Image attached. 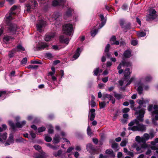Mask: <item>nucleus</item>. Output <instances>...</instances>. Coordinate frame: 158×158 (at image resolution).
<instances>
[{
    "label": "nucleus",
    "mask_w": 158,
    "mask_h": 158,
    "mask_svg": "<svg viewBox=\"0 0 158 158\" xmlns=\"http://www.w3.org/2000/svg\"><path fill=\"white\" fill-rule=\"evenodd\" d=\"M142 114H139L136 118L128 124L129 127L128 129L134 131H139L141 132H145L146 130V126L142 123H140L143 121L144 115V111L143 110L141 112Z\"/></svg>",
    "instance_id": "nucleus-1"
},
{
    "label": "nucleus",
    "mask_w": 158,
    "mask_h": 158,
    "mask_svg": "<svg viewBox=\"0 0 158 158\" xmlns=\"http://www.w3.org/2000/svg\"><path fill=\"white\" fill-rule=\"evenodd\" d=\"M17 7L15 6H14L10 9V12L9 15H6L5 18V20L6 22L8 28L9 32L12 33H14L17 30V26L16 24L12 23L11 21L15 18V12L14 10H15Z\"/></svg>",
    "instance_id": "nucleus-2"
},
{
    "label": "nucleus",
    "mask_w": 158,
    "mask_h": 158,
    "mask_svg": "<svg viewBox=\"0 0 158 158\" xmlns=\"http://www.w3.org/2000/svg\"><path fill=\"white\" fill-rule=\"evenodd\" d=\"M149 102V100H144L143 98H142V100H137V102L139 104V106L137 107H135L134 108V110L135 111V114H142L141 113L142 110H143L144 111V114L145 113V109L142 108V106L144 107H146V106L144 105V104L148 103Z\"/></svg>",
    "instance_id": "nucleus-3"
},
{
    "label": "nucleus",
    "mask_w": 158,
    "mask_h": 158,
    "mask_svg": "<svg viewBox=\"0 0 158 158\" xmlns=\"http://www.w3.org/2000/svg\"><path fill=\"white\" fill-rule=\"evenodd\" d=\"M73 31V27L72 24H67L63 26V32L67 35H71Z\"/></svg>",
    "instance_id": "nucleus-4"
},
{
    "label": "nucleus",
    "mask_w": 158,
    "mask_h": 158,
    "mask_svg": "<svg viewBox=\"0 0 158 158\" xmlns=\"http://www.w3.org/2000/svg\"><path fill=\"white\" fill-rule=\"evenodd\" d=\"M26 123V121H23L21 122H17L15 124L11 120L8 121L9 125L11 127V128L14 131L15 130L16 127L19 128H22L25 125Z\"/></svg>",
    "instance_id": "nucleus-5"
},
{
    "label": "nucleus",
    "mask_w": 158,
    "mask_h": 158,
    "mask_svg": "<svg viewBox=\"0 0 158 158\" xmlns=\"http://www.w3.org/2000/svg\"><path fill=\"white\" fill-rule=\"evenodd\" d=\"M156 11L154 9H152L149 10V14L146 16V20L148 21L153 20L156 17Z\"/></svg>",
    "instance_id": "nucleus-6"
},
{
    "label": "nucleus",
    "mask_w": 158,
    "mask_h": 158,
    "mask_svg": "<svg viewBox=\"0 0 158 158\" xmlns=\"http://www.w3.org/2000/svg\"><path fill=\"white\" fill-rule=\"evenodd\" d=\"M38 6L37 3L35 0H31L27 2L26 4L27 11H30L31 9H33Z\"/></svg>",
    "instance_id": "nucleus-7"
},
{
    "label": "nucleus",
    "mask_w": 158,
    "mask_h": 158,
    "mask_svg": "<svg viewBox=\"0 0 158 158\" xmlns=\"http://www.w3.org/2000/svg\"><path fill=\"white\" fill-rule=\"evenodd\" d=\"M146 146V144L139 145L136 143H134L133 146V148L136 149L138 153H140L143 152Z\"/></svg>",
    "instance_id": "nucleus-8"
},
{
    "label": "nucleus",
    "mask_w": 158,
    "mask_h": 158,
    "mask_svg": "<svg viewBox=\"0 0 158 158\" xmlns=\"http://www.w3.org/2000/svg\"><path fill=\"white\" fill-rule=\"evenodd\" d=\"M49 45L46 43H39L36 46V48L37 50H43L44 49H48Z\"/></svg>",
    "instance_id": "nucleus-9"
},
{
    "label": "nucleus",
    "mask_w": 158,
    "mask_h": 158,
    "mask_svg": "<svg viewBox=\"0 0 158 158\" xmlns=\"http://www.w3.org/2000/svg\"><path fill=\"white\" fill-rule=\"evenodd\" d=\"M86 148L88 152L91 153L95 154L97 152L95 148L91 143L87 144Z\"/></svg>",
    "instance_id": "nucleus-10"
},
{
    "label": "nucleus",
    "mask_w": 158,
    "mask_h": 158,
    "mask_svg": "<svg viewBox=\"0 0 158 158\" xmlns=\"http://www.w3.org/2000/svg\"><path fill=\"white\" fill-rule=\"evenodd\" d=\"M65 2V0H54L52 2V5L54 6H64Z\"/></svg>",
    "instance_id": "nucleus-11"
},
{
    "label": "nucleus",
    "mask_w": 158,
    "mask_h": 158,
    "mask_svg": "<svg viewBox=\"0 0 158 158\" xmlns=\"http://www.w3.org/2000/svg\"><path fill=\"white\" fill-rule=\"evenodd\" d=\"M45 23L42 19L39 20L38 23L36 24L37 30L39 32H41L42 31V28L44 26Z\"/></svg>",
    "instance_id": "nucleus-12"
},
{
    "label": "nucleus",
    "mask_w": 158,
    "mask_h": 158,
    "mask_svg": "<svg viewBox=\"0 0 158 158\" xmlns=\"http://www.w3.org/2000/svg\"><path fill=\"white\" fill-rule=\"evenodd\" d=\"M73 11V10L72 8H68L64 15V18L67 19V18L71 16Z\"/></svg>",
    "instance_id": "nucleus-13"
},
{
    "label": "nucleus",
    "mask_w": 158,
    "mask_h": 158,
    "mask_svg": "<svg viewBox=\"0 0 158 158\" xmlns=\"http://www.w3.org/2000/svg\"><path fill=\"white\" fill-rule=\"evenodd\" d=\"M55 36V34L53 33L47 34L45 35L44 40L46 41H49L53 38Z\"/></svg>",
    "instance_id": "nucleus-14"
},
{
    "label": "nucleus",
    "mask_w": 158,
    "mask_h": 158,
    "mask_svg": "<svg viewBox=\"0 0 158 158\" xmlns=\"http://www.w3.org/2000/svg\"><path fill=\"white\" fill-rule=\"evenodd\" d=\"M131 51L130 50H127L124 51L123 53V59L124 58H129L131 56Z\"/></svg>",
    "instance_id": "nucleus-15"
},
{
    "label": "nucleus",
    "mask_w": 158,
    "mask_h": 158,
    "mask_svg": "<svg viewBox=\"0 0 158 158\" xmlns=\"http://www.w3.org/2000/svg\"><path fill=\"white\" fill-rule=\"evenodd\" d=\"M103 97H104L105 98H108L109 101H111L113 104H114L115 100V98L111 95L109 94H106L103 95Z\"/></svg>",
    "instance_id": "nucleus-16"
},
{
    "label": "nucleus",
    "mask_w": 158,
    "mask_h": 158,
    "mask_svg": "<svg viewBox=\"0 0 158 158\" xmlns=\"http://www.w3.org/2000/svg\"><path fill=\"white\" fill-rule=\"evenodd\" d=\"M59 40L60 43H65L68 44L69 42V39L68 38H65L63 35H61L59 37Z\"/></svg>",
    "instance_id": "nucleus-17"
},
{
    "label": "nucleus",
    "mask_w": 158,
    "mask_h": 158,
    "mask_svg": "<svg viewBox=\"0 0 158 158\" xmlns=\"http://www.w3.org/2000/svg\"><path fill=\"white\" fill-rule=\"evenodd\" d=\"M82 51L79 48H78L76 51L75 54L73 56V58L75 59H77L79 56L80 54Z\"/></svg>",
    "instance_id": "nucleus-18"
},
{
    "label": "nucleus",
    "mask_w": 158,
    "mask_h": 158,
    "mask_svg": "<svg viewBox=\"0 0 158 158\" xmlns=\"http://www.w3.org/2000/svg\"><path fill=\"white\" fill-rule=\"evenodd\" d=\"M95 109H92L90 110V120L91 121H93L95 117Z\"/></svg>",
    "instance_id": "nucleus-19"
},
{
    "label": "nucleus",
    "mask_w": 158,
    "mask_h": 158,
    "mask_svg": "<svg viewBox=\"0 0 158 158\" xmlns=\"http://www.w3.org/2000/svg\"><path fill=\"white\" fill-rule=\"evenodd\" d=\"M13 39V38L9 36H5L3 38V41L6 43H8L9 41H12Z\"/></svg>",
    "instance_id": "nucleus-20"
},
{
    "label": "nucleus",
    "mask_w": 158,
    "mask_h": 158,
    "mask_svg": "<svg viewBox=\"0 0 158 158\" xmlns=\"http://www.w3.org/2000/svg\"><path fill=\"white\" fill-rule=\"evenodd\" d=\"M122 28L123 29L125 33L127 31V30H130L131 28V24L130 23H125L124 27Z\"/></svg>",
    "instance_id": "nucleus-21"
},
{
    "label": "nucleus",
    "mask_w": 158,
    "mask_h": 158,
    "mask_svg": "<svg viewBox=\"0 0 158 158\" xmlns=\"http://www.w3.org/2000/svg\"><path fill=\"white\" fill-rule=\"evenodd\" d=\"M131 72L129 68L126 69L124 72V75L126 79L128 78V77L130 74Z\"/></svg>",
    "instance_id": "nucleus-22"
},
{
    "label": "nucleus",
    "mask_w": 158,
    "mask_h": 158,
    "mask_svg": "<svg viewBox=\"0 0 158 158\" xmlns=\"http://www.w3.org/2000/svg\"><path fill=\"white\" fill-rule=\"evenodd\" d=\"M105 153L111 157H114L115 156V154L111 149H107Z\"/></svg>",
    "instance_id": "nucleus-23"
},
{
    "label": "nucleus",
    "mask_w": 158,
    "mask_h": 158,
    "mask_svg": "<svg viewBox=\"0 0 158 158\" xmlns=\"http://www.w3.org/2000/svg\"><path fill=\"white\" fill-rule=\"evenodd\" d=\"M15 48L16 49V52H17L24 51L25 50V48L21 44H18Z\"/></svg>",
    "instance_id": "nucleus-24"
},
{
    "label": "nucleus",
    "mask_w": 158,
    "mask_h": 158,
    "mask_svg": "<svg viewBox=\"0 0 158 158\" xmlns=\"http://www.w3.org/2000/svg\"><path fill=\"white\" fill-rule=\"evenodd\" d=\"M7 134L6 132H4L3 134L0 133V141L2 142V139L6 140V139Z\"/></svg>",
    "instance_id": "nucleus-25"
},
{
    "label": "nucleus",
    "mask_w": 158,
    "mask_h": 158,
    "mask_svg": "<svg viewBox=\"0 0 158 158\" xmlns=\"http://www.w3.org/2000/svg\"><path fill=\"white\" fill-rule=\"evenodd\" d=\"M60 137L58 134H56L53 138V142L55 143H57L60 142Z\"/></svg>",
    "instance_id": "nucleus-26"
},
{
    "label": "nucleus",
    "mask_w": 158,
    "mask_h": 158,
    "mask_svg": "<svg viewBox=\"0 0 158 158\" xmlns=\"http://www.w3.org/2000/svg\"><path fill=\"white\" fill-rule=\"evenodd\" d=\"M143 84H141L137 88V91L139 94H142L143 91Z\"/></svg>",
    "instance_id": "nucleus-27"
},
{
    "label": "nucleus",
    "mask_w": 158,
    "mask_h": 158,
    "mask_svg": "<svg viewBox=\"0 0 158 158\" xmlns=\"http://www.w3.org/2000/svg\"><path fill=\"white\" fill-rule=\"evenodd\" d=\"M114 97L118 100H119L123 98V96L122 94L117 93L116 92L114 91Z\"/></svg>",
    "instance_id": "nucleus-28"
},
{
    "label": "nucleus",
    "mask_w": 158,
    "mask_h": 158,
    "mask_svg": "<svg viewBox=\"0 0 158 158\" xmlns=\"http://www.w3.org/2000/svg\"><path fill=\"white\" fill-rule=\"evenodd\" d=\"M16 52V49L14 48L11 51L9 52L8 53V56L10 58L12 57L14 55V54Z\"/></svg>",
    "instance_id": "nucleus-29"
},
{
    "label": "nucleus",
    "mask_w": 158,
    "mask_h": 158,
    "mask_svg": "<svg viewBox=\"0 0 158 158\" xmlns=\"http://www.w3.org/2000/svg\"><path fill=\"white\" fill-rule=\"evenodd\" d=\"M109 101L107 102H106L105 101L99 102V106H100V108L102 109L104 108L106 106V104H108Z\"/></svg>",
    "instance_id": "nucleus-30"
},
{
    "label": "nucleus",
    "mask_w": 158,
    "mask_h": 158,
    "mask_svg": "<svg viewBox=\"0 0 158 158\" xmlns=\"http://www.w3.org/2000/svg\"><path fill=\"white\" fill-rule=\"evenodd\" d=\"M122 63L123 66L127 67H130L131 65V63L130 62H126L123 60L122 61Z\"/></svg>",
    "instance_id": "nucleus-31"
},
{
    "label": "nucleus",
    "mask_w": 158,
    "mask_h": 158,
    "mask_svg": "<svg viewBox=\"0 0 158 158\" xmlns=\"http://www.w3.org/2000/svg\"><path fill=\"white\" fill-rule=\"evenodd\" d=\"M154 110L152 112V115L154 114H158V106L154 105L153 107Z\"/></svg>",
    "instance_id": "nucleus-32"
},
{
    "label": "nucleus",
    "mask_w": 158,
    "mask_h": 158,
    "mask_svg": "<svg viewBox=\"0 0 158 158\" xmlns=\"http://www.w3.org/2000/svg\"><path fill=\"white\" fill-rule=\"evenodd\" d=\"M60 16V13L58 12H54L53 14L52 15V18L54 20H56L57 18Z\"/></svg>",
    "instance_id": "nucleus-33"
},
{
    "label": "nucleus",
    "mask_w": 158,
    "mask_h": 158,
    "mask_svg": "<svg viewBox=\"0 0 158 158\" xmlns=\"http://www.w3.org/2000/svg\"><path fill=\"white\" fill-rule=\"evenodd\" d=\"M45 153L43 152L41 154H36L35 156V158H45Z\"/></svg>",
    "instance_id": "nucleus-34"
},
{
    "label": "nucleus",
    "mask_w": 158,
    "mask_h": 158,
    "mask_svg": "<svg viewBox=\"0 0 158 158\" xmlns=\"http://www.w3.org/2000/svg\"><path fill=\"white\" fill-rule=\"evenodd\" d=\"M158 120V115H156L155 116L154 118L152 119V123L153 124L156 126L158 125V123L156 122V121Z\"/></svg>",
    "instance_id": "nucleus-35"
},
{
    "label": "nucleus",
    "mask_w": 158,
    "mask_h": 158,
    "mask_svg": "<svg viewBox=\"0 0 158 158\" xmlns=\"http://www.w3.org/2000/svg\"><path fill=\"white\" fill-rule=\"evenodd\" d=\"M111 147L116 151L118 150V144L116 143H112L111 145Z\"/></svg>",
    "instance_id": "nucleus-36"
},
{
    "label": "nucleus",
    "mask_w": 158,
    "mask_h": 158,
    "mask_svg": "<svg viewBox=\"0 0 158 158\" xmlns=\"http://www.w3.org/2000/svg\"><path fill=\"white\" fill-rule=\"evenodd\" d=\"M48 132L49 134H51L53 133V127L51 125H48Z\"/></svg>",
    "instance_id": "nucleus-37"
},
{
    "label": "nucleus",
    "mask_w": 158,
    "mask_h": 158,
    "mask_svg": "<svg viewBox=\"0 0 158 158\" xmlns=\"http://www.w3.org/2000/svg\"><path fill=\"white\" fill-rule=\"evenodd\" d=\"M127 142V140L126 139H123L120 143V145L122 147L125 146Z\"/></svg>",
    "instance_id": "nucleus-38"
},
{
    "label": "nucleus",
    "mask_w": 158,
    "mask_h": 158,
    "mask_svg": "<svg viewBox=\"0 0 158 158\" xmlns=\"http://www.w3.org/2000/svg\"><path fill=\"white\" fill-rule=\"evenodd\" d=\"M98 31L96 29H94L91 31V35L92 36L94 37L98 33Z\"/></svg>",
    "instance_id": "nucleus-39"
},
{
    "label": "nucleus",
    "mask_w": 158,
    "mask_h": 158,
    "mask_svg": "<svg viewBox=\"0 0 158 158\" xmlns=\"http://www.w3.org/2000/svg\"><path fill=\"white\" fill-rule=\"evenodd\" d=\"M8 140L9 142L10 143H12L14 142V140L13 139V135L12 134H10V135Z\"/></svg>",
    "instance_id": "nucleus-40"
},
{
    "label": "nucleus",
    "mask_w": 158,
    "mask_h": 158,
    "mask_svg": "<svg viewBox=\"0 0 158 158\" xmlns=\"http://www.w3.org/2000/svg\"><path fill=\"white\" fill-rule=\"evenodd\" d=\"M137 35L139 37H142L145 36L146 35V34L144 32L141 31L138 32V33Z\"/></svg>",
    "instance_id": "nucleus-41"
},
{
    "label": "nucleus",
    "mask_w": 158,
    "mask_h": 158,
    "mask_svg": "<svg viewBox=\"0 0 158 158\" xmlns=\"http://www.w3.org/2000/svg\"><path fill=\"white\" fill-rule=\"evenodd\" d=\"M38 67L37 65H30L28 66L27 68L28 69H36Z\"/></svg>",
    "instance_id": "nucleus-42"
},
{
    "label": "nucleus",
    "mask_w": 158,
    "mask_h": 158,
    "mask_svg": "<svg viewBox=\"0 0 158 158\" xmlns=\"http://www.w3.org/2000/svg\"><path fill=\"white\" fill-rule=\"evenodd\" d=\"M62 151L61 150H59L58 152H55L53 154L54 156L56 157L59 156L62 153Z\"/></svg>",
    "instance_id": "nucleus-43"
},
{
    "label": "nucleus",
    "mask_w": 158,
    "mask_h": 158,
    "mask_svg": "<svg viewBox=\"0 0 158 158\" xmlns=\"http://www.w3.org/2000/svg\"><path fill=\"white\" fill-rule=\"evenodd\" d=\"M45 140L46 141L49 142L51 141L52 139L50 137L46 135L45 136Z\"/></svg>",
    "instance_id": "nucleus-44"
},
{
    "label": "nucleus",
    "mask_w": 158,
    "mask_h": 158,
    "mask_svg": "<svg viewBox=\"0 0 158 158\" xmlns=\"http://www.w3.org/2000/svg\"><path fill=\"white\" fill-rule=\"evenodd\" d=\"M31 63L34 64H42V63L40 61H38V60H32L31 61Z\"/></svg>",
    "instance_id": "nucleus-45"
},
{
    "label": "nucleus",
    "mask_w": 158,
    "mask_h": 158,
    "mask_svg": "<svg viewBox=\"0 0 158 158\" xmlns=\"http://www.w3.org/2000/svg\"><path fill=\"white\" fill-rule=\"evenodd\" d=\"M45 130V128L44 127H41L38 129V132L39 133L43 132Z\"/></svg>",
    "instance_id": "nucleus-46"
},
{
    "label": "nucleus",
    "mask_w": 158,
    "mask_h": 158,
    "mask_svg": "<svg viewBox=\"0 0 158 158\" xmlns=\"http://www.w3.org/2000/svg\"><path fill=\"white\" fill-rule=\"evenodd\" d=\"M110 46V44H107L105 48L104 53L109 52Z\"/></svg>",
    "instance_id": "nucleus-47"
},
{
    "label": "nucleus",
    "mask_w": 158,
    "mask_h": 158,
    "mask_svg": "<svg viewBox=\"0 0 158 158\" xmlns=\"http://www.w3.org/2000/svg\"><path fill=\"white\" fill-rule=\"evenodd\" d=\"M27 62V59L26 57L23 58L21 62L22 64H26Z\"/></svg>",
    "instance_id": "nucleus-48"
},
{
    "label": "nucleus",
    "mask_w": 158,
    "mask_h": 158,
    "mask_svg": "<svg viewBox=\"0 0 158 158\" xmlns=\"http://www.w3.org/2000/svg\"><path fill=\"white\" fill-rule=\"evenodd\" d=\"M99 72V68H98L95 69L94 71H93V73H94V75L97 76Z\"/></svg>",
    "instance_id": "nucleus-49"
},
{
    "label": "nucleus",
    "mask_w": 158,
    "mask_h": 158,
    "mask_svg": "<svg viewBox=\"0 0 158 158\" xmlns=\"http://www.w3.org/2000/svg\"><path fill=\"white\" fill-rule=\"evenodd\" d=\"M45 56L48 59H50L52 57V54L49 52L46 53L45 54Z\"/></svg>",
    "instance_id": "nucleus-50"
},
{
    "label": "nucleus",
    "mask_w": 158,
    "mask_h": 158,
    "mask_svg": "<svg viewBox=\"0 0 158 158\" xmlns=\"http://www.w3.org/2000/svg\"><path fill=\"white\" fill-rule=\"evenodd\" d=\"M143 138L146 140H148L149 139L150 136L148 134L145 133L143 135Z\"/></svg>",
    "instance_id": "nucleus-51"
},
{
    "label": "nucleus",
    "mask_w": 158,
    "mask_h": 158,
    "mask_svg": "<svg viewBox=\"0 0 158 158\" xmlns=\"http://www.w3.org/2000/svg\"><path fill=\"white\" fill-rule=\"evenodd\" d=\"M104 55L107 58H110V56H111V53L110 52H106L104 53Z\"/></svg>",
    "instance_id": "nucleus-52"
},
{
    "label": "nucleus",
    "mask_w": 158,
    "mask_h": 158,
    "mask_svg": "<svg viewBox=\"0 0 158 158\" xmlns=\"http://www.w3.org/2000/svg\"><path fill=\"white\" fill-rule=\"evenodd\" d=\"M87 131L88 135L89 136H91L92 134V132L91 131V129L89 127V126H88Z\"/></svg>",
    "instance_id": "nucleus-53"
},
{
    "label": "nucleus",
    "mask_w": 158,
    "mask_h": 158,
    "mask_svg": "<svg viewBox=\"0 0 158 158\" xmlns=\"http://www.w3.org/2000/svg\"><path fill=\"white\" fill-rule=\"evenodd\" d=\"M145 81L147 82H149L152 79V78L150 76H147L145 77Z\"/></svg>",
    "instance_id": "nucleus-54"
},
{
    "label": "nucleus",
    "mask_w": 158,
    "mask_h": 158,
    "mask_svg": "<svg viewBox=\"0 0 158 158\" xmlns=\"http://www.w3.org/2000/svg\"><path fill=\"white\" fill-rule=\"evenodd\" d=\"M135 79V77H132L130 80H129V81L127 82V84H126V86H127L128 85H129Z\"/></svg>",
    "instance_id": "nucleus-55"
},
{
    "label": "nucleus",
    "mask_w": 158,
    "mask_h": 158,
    "mask_svg": "<svg viewBox=\"0 0 158 158\" xmlns=\"http://www.w3.org/2000/svg\"><path fill=\"white\" fill-rule=\"evenodd\" d=\"M128 8V6L126 4H123L122 6V9L125 10H127Z\"/></svg>",
    "instance_id": "nucleus-56"
},
{
    "label": "nucleus",
    "mask_w": 158,
    "mask_h": 158,
    "mask_svg": "<svg viewBox=\"0 0 158 158\" xmlns=\"http://www.w3.org/2000/svg\"><path fill=\"white\" fill-rule=\"evenodd\" d=\"M35 149L38 151H40L41 149V147L38 145H35L34 146Z\"/></svg>",
    "instance_id": "nucleus-57"
},
{
    "label": "nucleus",
    "mask_w": 158,
    "mask_h": 158,
    "mask_svg": "<svg viewBox=\"0 0 158 158\" xmlns=\"http://www.w3.org/2000/svg\"><path fill=\"white\" fill-rule=\"evenodd\" d=\"M131 44L133 46H135L137 44V41L136 40H132L131 41Z\"/></svg>",
    "instance_id": "nucleus-58"
},
{
    "label": "nucleus",
    "mask_w": 158,
    "mask_h": 158,
    "mask_svg": "<svg viewBox=\"0 0 158 158\" xmlns=\"http://www.w3.org/2000/svg\"><path fill=\"white\" fill-rule=\"evenodd\" d=\"M90 105L91 107H94L96 106V103L93 100H91L90 101Z\"/></svg>",
    "instance_id": "nucleus-59"
},
{
    "label": "nucleus",
    "mask_w": 158,
    "mask_h": 158,
    "mask_svg": "<svg viewBox=\"0 0 158 158\" xmlns=\"http://www.w3.org/2000/svg\"><path fill=\"white\" fill-rule=\"evenodd\" d=\"M24 141H25V140L22 137H20L19 139H16V141L18 142H24Z\"/></svg>",
    "instance_id": "nucleus-60"
},
{
    "label": "nucleus",
    "mask_w": 158,
    "mask_h": 158,
    "mask_svg": "<svg viewBox=\"0 0 158 158\" xmlns=\"http://www.w3.org/2000/svg\"><path fill=\"white\" fill-rule=\"evenodd\" d=\"M106 23V20L102 21L101 22V23L99 25V29L101 28Z\"/></svg>",
    "instance_id": "nucleus-61"
},
{
    "label": "nucleus",
    "mask_w": 158,
    "mask_h": 158,
    "mask_svg": "<svg viewBox=\"0 0 158 158\" xmlns=\"http://www.w3.org/2000/svg\"><path fill=\"white\" fill-rule=\"evenodd\" d=\"M129 111L130 109L127 108H124L122 110V112L124 113H127L129 112Z\"/></svg>",
    "instance_id": "nucleus-62"
},
{
    "label": "nucleus",
    "mask_w": 158,
    "mask_h": 158,
    "mask_svg": "<svg viewBox=\"0 0 158 158\" xmlns=\"http://www.w3.org/2000/svg\"><path fill=\"white\" fill-rule=\"evenodd\" d=\"M52 48L55 50H59L60 49V48H59V46L56 45H53Z\"/></svg>",
    "instance_id": "nucleus-63"
},
{
    "label": "nucleus",
    "mask_w": 158,
    "mask_h": 158,
    "mask_svg": "<svg viewBox=\"0 0 158 158\" xmlns=\"http://www.w3.org/2000/svg\"><path fill=\"white\" fill-rule=\"evenodd\" d=\"M124 21L123 19H121L120 21V24L122 28L124 27Z\"/></svg>",
    "instance_id": "nucleus-64"
}]
</instances>
